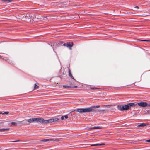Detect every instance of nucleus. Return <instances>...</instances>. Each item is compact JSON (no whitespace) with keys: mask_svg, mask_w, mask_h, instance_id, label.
<instances>
[{"mask_svg":"<svg viewBox=\"0 0 150 150\" xmlns=\"http://www.w3.org/2000/svg\"><path fill=\"white\" fill-rule=\"evenodd\" d=\"M35 122H37L45 123V120L41 118H35Z\"/></svg>","mask_w":150,"mask_h":150,"instance_id":"nucleus-6","label":"nucleus"},{"mask_svg":"<svg viewBox=\"0 0 150 150\" xmlns=\"http://www.w3.org/2000/svg\"><path fill=\"white\" fill-rule=\"evenodd\" d=\"M64 117L65 119H67L68 118V116L67 115H66Z\"/></svg>","mask_w":150,"mask_h":150,"instance_id":"nucleus-25","label":"nucleus"},{"mask_svg":"<svg viewBox=\"0 0 150 150\" xmlns=\"http://www.w3.org/2000/svg\"><path fill=\"white\" fill-rule=\"evenodd\" d=\"M20 141L19 140H17L15 141H12V142H18V141Z\"/></svg>","mask_w":150,"mask_h":150,"instance_id":"nucleus-26","label":"nucleus"},{"mask_svg":"<svg viewBox=\"0 0 150 150\" xmlns=\"http://www.w3.org/2000/svg\"><path fill=\"white\" fill-rule=\"evenodd\" d=\"M147 125V124H146L145 123H142L140 124V125H139L138 126V127H142L144 126H145L146 125Z\"/></svg>","mask_w":150,"mask_h":150,"instance_id":"nucleus-12","label":"nucleus"},{"mask_svg":"<svg viewBox=\"0 0 150 150\" xmlns=\"http://www.w3.org/2000/svg\"><path fill=\"white\" fill-rule=\"evenodd\" d=\"M69 76H70V77L71 78H72V79H74V77L72 76V74L71 73L70 70L69 69Z\"/></svg>","mask_w":150,"mask_h":150,"instance_id":"nucleus-15","label":"nucleus"},{"mask_svg":"<svg viewBox=\"0 0 150 150\" xmlns=\"http://www.w3.org/2000/svg\"><path fill=\"white\" fill-rule=\"evenodd\" d=\"M47 17H42V18L41 19L43 20H45V21H46L47 20Z\"/></svg>","mask_w":150,"mask_h":150,"instance_id":"nucleus-18","label":"nucleus"},{"mask_svg":"<svg viewBox=\"0 0 150 150\" xmlns=\"http://www.w3.org/2000/svg\"><path fill=\"white\" fill-rule=\"evenodd\" d=\"M136 106L135 103H128L127 105H123V110H126L129 109L131 106Z\"/></svg>","mask_w":150,"mask_h":150,"instance_id":"nucleus-2","label":"nucleus"},{"mask_svg":"<svg viewBox=\"0 0 150 150\" xmlns=\"http://www.w3.org/2000/svg\"><path fill=\"white\" fill-rule=\"evenodd\" d=\"M53 140L52 139H44V140H41V141L42 142H46L48 141H52Z\"/></svg>","mask_w":150,"mask_h":150,"instance_id":"nucleus-14","label":"nucleus"},{"mask_svg":"<svg viewBox=\"0 0 150 150\" xmlns=\"http://www.w3.org/2000/svg\"><path fill=\"white\" fill-rule=\"evenodd\" d=\"M32 15H31L30 14H26L25 16V18L27 20L31 19V18L32 17Z\"/></svg>","mask_w":150,"mask_h":150,"instance_id":"nucleus-8","label":"nucleus"},{"mask_svg":"<svg viewBox=\"0 0 150 150\" xmlns=\"http://www.w3.org/2000/svg\"><path fill=\"white\" fill-rule=\"evenodd\" d=\"M58 120V119L57 118L51 119L48 120H45V123H51L55 121H57Z\"/></svg>","mask_w":150,"mask_h":150,"instance_id":"nucleus-5","label":"nucleus"},{"mask_svg":"<svg viewBox=\"0 0 150 150\" xmlns=\"http://www.w3.org/2000/svg\"><path fill=\"white\" fill-rule=\"evenodd\" d=\"M123 105H119L117 106V109L120 111H123Z\"/></svg>","mask_w":150,"mask_h":150,"instance_id":"nucleus-10","label":"nucleus"},{"mask_svg":"<svg viewBox=\"0 0 150 150\" xmlns=\"http://www.w3.org/2000/svg\"><path fill=\"white\" fill-rule=\"evenodd\" d=\"M139 9V7L137 6H136L135 7H134V10L135 11H136L137 10V9Z\"/></svg>","mask_w":150,"mask_h":150,"instance_id":"nucleus-23","label":"nucleus"},{"mask_svg":"<svg viewBox=\"0 0 150 150\" xmlns=\"http://www.w3.org/2000/svg\"><path fill=\"white\" fill-rule=\"evenodd\" d=\"M146 142H150V139L148 140H146Z\"/></svg>","mask_w":150,"mask_h":150,"instance_id":"nucleus-29","label":"nucleus"},{"mask_svg":"<svg viewBox=\"0 0 150 150\" xmlns=\"http://www.w3.org/2000/svg\"><path fill=\"white\" fill-rule=\"evenodd\" d=\"M148 106H150V103H149V104H148Z\"/></svg>","mask_w":150,"mask_h":150,"instance_id":"nucleus-30","label":"nucleus"},{"mask_svg":"<svg viewBox=\"0 0 150 150\" xmlns=\"http://www.w3.org/2000/svg\"><path fill=\"white\" fill-rule=\"evenodd\" d=\"M11 124L14 125H16L17 124V123L15 122H12L11 123Z\"/></svg>","mask_w":150,"mask_h":150,"instance_id":"nucleus-21","label":"nucleus"},{"mask_svg":"<svg viewBox=\"0 0 150 150\" xmlns=\"http://www.w3.org/2000/svg\"><path fill=\"white\" fill-rule=\"evenodd\" d=\"M91 88V89H96V88H93H93Z\"/></svg>","mask_w":150,"mask_h":150,"instance_id":"nucleus-28","label":"nucleus"},{"mask_svg":"<svg viewBox=\"0 0 150 150\" xmlns=\"http://www.w3.org/2000/svg\"><path fill=\"white\" fill-rule=\"evenodd\" d=\"M55 141H59V140L58 139H56L55 140Z\"/></svg>","mask_w":150,"mask_h":150,"instance_id":"nucleus-31","label":"nucleus"},{"mask_svg":"<svg viewBox=\"0 0 150 150\" xmlns=\"http://www.w3.org/2000/svg\"><path fill=\"white\" fill-rule=\"evenodd\" d=\"M108 106H109L110 105H107Z\"/></svg>","mask_w":150,"mask_h":150,"instance_id":"nucleus-34","label":"nucleus"},{"mask_svg":"<svg viewBox=\"0 0 150 150\" xmlns=\"http://www.w3.org/2000/svg\"><path fill=\"white\" fill-rule=\"evenodd\" d=\"M2 113H1V112H0V114H2Z\"/></svg>","mask_w":150,"mask_h":150,"instance_id":"nucleus-33","label":"nucleus"},{"mask_svg":"<svg viewBox=\"0 0 150 150\" xmlns=\"http://www.w3.org/2000/svg\"><path fill=\"white\" fill-rule=\"evenodd\" d=\"M12 0H3V1H7L8 3L12 1Z\"/></svg>","mask_w":150,"mask_h":150,"instance_id":"nucleus-19","label":"nucleus"},{"mask_svg":"<svg viewBox=\"0 0 150 150\" xmlns=\"http://www.w3.org/2000/svg\"><path fill=\"white\" fill-rule=\"evenodd\" d=\"M34 122H35V118H33L28 120H25L22 121L23 123L26 124H28L27 122L30 123Z\"/></svg>","mask_w":150,"mask_h":150,"instance_id":"nucleus-3","label":"nucleus"},{"mask_svg":"<svg viewBox=\"0 0 150 150\" xmlns=\"http://www.w3.org/2000/svg\"><path fill=\"white\" fill-rule=\"evenodd\" d=\"M101 129V128L99 127H94L89 128L88 129L91 130L93 129Z\"/></svg>","mask_w":150,"mask_h":150,"instance_id":"nucleus-9","label":"nucleus"},{"mask_svg":"<svg viewBox=\"0 0 150 150\" xmlns=\"http://www.w3.org/2000/svg\"><path fill=\"white\" fill-rule=\"evenodd\" d=\"M99 107V106H93L90 107L89 108H79L76 111L77 112L80 113H86L89 112H94L95 110L93 109V108H96Z\"/></svg>","mask_w":150,"mask_h":150,"instance_id":"nucleus-1","label":"nucleus"},{"mask_svg":"<svg viewBox=\"0 0 150 150\" xmlns=\"http://www.w3.org/2000/svg\"><path fill=\"white\" fill-rule=\"evenodd\" d=\"M8 113H9V112H8L6 111V112H5L4 113H2V115H4V114L7 115Z\"/></svg>","mask_w":150,"mask_h":150,"instance_id":"nucleus-22","label":"nucleus"},{"mask_svg":"<svg viewBox=\"0 0 150 150\" xmlns=\"http://www.w3.org/2000/svg\"><path fill=\"white\" fill-rule=\"evenodd\" d=\"M35 18H37L38 19H41L42 18V16H38V15H36L35 16Z\"/></svg>","mask_w":150,"mask_h":150,"instance_id":"nucleus-16","label":"nucleus"},{"mask_svg":"<svg viewBox=\"0 0 150 150\" xmlns=\"http://www.w3.org/2000/svg\"><path fill=\"white\" fill-rule=\"evenodd\" d=\"M63 87L65 88H70V86H68L67 85H64L63 86Z\"/></svg>","mask_w":150,"mask_h":150,"instance_id":"nucleus-20","label":"nucleus"},{"mask_svg":"<svg viewBox=\"0 0 150 150\" xmlns=\"http://www.w3.org/2000/svg\"><path fill=\"white\" fill-rule=\"evenodd\" d=\"M64 116H62L61 117V119L62 120H63L64 119Z\"/></svg>","mask_w":150,"mask_h":150,"instance_id":"nucleus-27","label":"nucleus"},{"mask_svg":"<svg viewBox=\"0 0 150 150\" xmlns=\"http://www.w3.org/2000/svg\"><path fill=\"white\" fill-rule=\"evenodd\" d=\"M148 112H149V111H147L146 112V114H148Z\"/></svg>","mask_w":150,"mask_h":150,"instance_id":"nucleus-32","label":"nucleus"},{"mask_svg":"<svg viewBox=\"0 0 150 150\" xmlns=\"http://www.w3.org/2000/svg\"><path fill=\"white\" fill-rule=\"evenodd\" d=\"M73 43H67V44H64V46H66L71 50V47L73 46Z\"/></svg>","mask_w":150,"mask_h":150,"instance_id":"nucleus-7","label":"nucleus"},{"mask_svg":"<svg viewBox=\"0 0 150 150\" xmlns=\"http://www.w3.org/2000/svg\"><path fill=\"white\" fill-rule=\"evenodd\" d=\"M136 105H138L141 107H145L147 106L148 103L146 102H141L135 103Z\"/></svg>","mask_w":150,"mask_h":150,"instance_id":"nucleus-4","label":"nucleus"},{"mask_svg":"<svg viewBox=\"0 0 150 150\" xmlns=\"http://www.w3.org/2000/svg\"><path fill=\"white\" fill-rule=\"evenodd\" d=\"M142 41H147V42H150V40H141Z\"/></svg>","mask_w":150,"mask_h":150,"instance_id":"nucleus-24","label":"nucleus"},{"mask_svg":"<svg viewBox=\"0 0 150 150\" xmlns=\"http://www.w3.org/2000/svg\"><path fill=\"white\" fill-rule=\"evenodd\" d=\"M9 129V128H6V129H0V132H4L8 130Z\"/></svg>","mask_w":150,"mask_h":150,"instance_id":"nucleus-13","label":"nucleus"},{"mask_svg":"<svg viewBox=\"0 0 150 150\" xmlns=\"http://www.w3.org/2000/svg\"><path fill=\"white\" fill-rule=\"evenodd\" d=\"M105 144L103 143H101L100 144H93L91 146H102V145H104Z\"/></svg>","mask_w":150,"mask_h":150,"instance_id":"nucleus-11","label":"nucleus"},{"mask_svg":"<svg viewBox=\"0 0 150 150\" xmlns=\"http://www.w3.org/2000/svg\"><path fill=\"white\" fill-rule=\"evenodd\" d=\"M39 86L37 85L36 83L35 84L34 86V89H36L38 88Z\"/></svg>","mask_w":150,"mask_h":150,"instance_id":"nucleus-17","label":"nucleus"}]
</instances>
